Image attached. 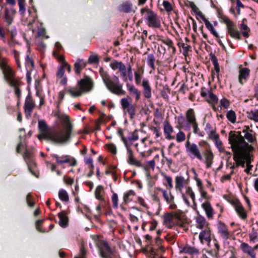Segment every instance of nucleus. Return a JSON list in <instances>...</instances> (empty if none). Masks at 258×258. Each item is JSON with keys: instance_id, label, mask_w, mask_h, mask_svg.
<instances>
[{"instance_id": "nucleus-23", "label": "nucleus", "mask_w": 258, "mask_h": 258, "mask_svg": "<svg viewBox=\"0 0 258 258\" xmlns=\"http://www.w3.org/2000/svg\"><path fill=\"white\" fill-rule=\"evenodd\" d=\"M126 88L130 94L135 98L136 101H138L141 98V92L134 85L127 83Z\"/></svg>"}, {"instance_id": "nucleus-59", "label": "nucleus", "mask_w": 258, "mask_h": 258, "mask_svg": "<svg viewBox=\"0 0 258 258\" xmlns=\"http://www.w3.org/2000/svg\"><path fill=\"white\" fill-rule=\"evenodd\" d=\"M220 105L221 108H227L230 105V103L228 99L225 98H223L220 101Z\"/></svg>"}, {"instance_id": "nucleus-46", "label": "nucleus", "mask_w": 258, "mask_h": 258, "mask_svg": "<svg viewBox=\"0 0 258 258\" xmlns=\"http://www.w3.org/2000/svg\"><path fill=\"white\" fill-rule=\"evenodd\" d=\"M210 59L213 63V64L214 67V69L216 71V72L217 74V75H219V73L220 72V68L219 66V64L218 62V60L216 58V57L215 56V55H212L211 54L210 55Z\"/></svg>"}, {"instance_id": "nucleus-33", "label": "nucleus", "mask_w": 258, "mask_h": 258, "mask_svg": "<svg viewBox=\"0 0 258 258\" xmlns=\"http://www.w3.org/2000/svg\"><path fill=\"white\" fill-rule=\"evenodd\" d=\"M199 239L202 242L205 240L210 243L211 240L210 230L207 229L202 231L199 234Z\"/></svg>"}, {"instance_id": "nucleus-21", "label": "nucleus", "mask_w": 258, "mask_h": 258, "mask_svg": "<svg viewBox=\"0 0 258 258\" xmlns=\"http://www.w3.org/2000/svg\"><path fill=\"white\" fill-rule=\"evenodd\" d=\"M34 107L35 104L32 96L28 95L26 98L24 104V110L26 114L28 113L30 116Z\"/></svg>"}, {"instance_id": "nucleus-6", "label": "nucleus", "mask_w": 258, "mask_h": 258, "mask_svg": "<svg viewBox=\"0 0 258 258\" xmlns=\"http://www.w3.org/2000/svg\"><path fill=\"white\" fill-rule=\"evenodd\" d=\"M16 152L22 155L26 162L29 171L34 176L38 177L35 171L36 163L34 159V152L33 149H29L27 146H17Z\"/></svg>"}, {"instance_id": "nucleus-22", "label": "nucleus", "mask_w": 258, "mask_h": 258, "mask_svg": "<svg viewBox=\"0 0 258 258\" xmlns=\"http://www.w3.org/2000/svg\"><path fill=\"white\" fill-rule=\"evenodd\" d=\"M142 86L143 88V94L145 98L150 99L152 97V88L149 80L144 79L142 81Z\"/></svg>"}, {"instance_id": "nucleus-42", "label": "nucleus", "mask_w": 258, "mask_h": 258, "mask_svg": "<svg viewBox=\"0 0 258 258\" xmlns=\"http://www.w3.org/2000/svg\"><path fill=\"white\" fill-rule=\"evenodd\" d=\"M252 131L250 130V132H246L245 133L243 138L244 140H246L247 141V143H251V144H254V142L255 141V137L252 135L251 133Z\"/></svg>"}, {"instance_id": "nucleus-62", "label": "nucleus", "mask_w": 258, "mask_h": 258, "mask_svg": "<svg viewBox=\"0 0 258 258\" xmlns=\"http://www.w3.org/2000/svg\"><path fill=\"white\" fill-rule=\"evenodd\" d=\"M163 6L167 12H171L172 10V7L168 1H164L163 2Z\"/></svg>"}, {"instance_id": "nucleus-32", "label": "nucleus", "mask_w": 258, "mask_h": 258, "mask_svg": "<svg viewBox=\"0 0 258 258\" xmlns=\"http://www.w3.org/2000/svg\"><path fill=\"white\" fill-rule=\"evenodd\" d=\"M235 210L238 215L242 219L244 220L247 218V214L240 202L238 203V205H236V206L235 207Z\"/></svg>"}, {"instance_id": "nucleus-52", "label": "nucleus", "mask_w": 258, "mask_h": 258, "mask_svg": "<svg viewBox=\"0 0 258 258\" xmlns=\"http://www.w3.org/2000/svg\"><path fill=\"white\" fill-rule=\"evenodd\" d=\"M169 195H168L166 190L163 191V196L167 203L171 202H173V200L174 199V196L171 194L170 191H169Z\"/></svg>"}, {"instance_id": "nucleus-2", "label": "nucleus", "mask_w": 258, "mask_h": 258, "mask_svg": "<svg viewBox=\"0 0 258 258\" xmlns=\"http://www.w3.org/2000/svg\"><path fill=\"white\" fill-rule=\"evenodd\" d=\"M185 147L186 152L191 159L197 158L201 161H204L207 168L211 167L214 155L210 146L201 149L198 146Z\"/></svg>"}, {"instance_id": "nucleus-8", "label": "nucleus", "mask_w": 258, "mask_h": 258, "mask_svg": "<svg viewBox=\"0 0 258 258\" xmlns=\"http://www.w3.org/2000/svg\"><path fill=\"white\" fill-rule=\"evenodd\" d=\"M178 124L180 128L185 131H190V124L197 121L195 113L193 109L190 108L185 113V117H178Z\"/></svg>"}, {"instance_id": "nucleus-57", "label": "nucleus", "mask_w": 258, "mask_h": 258, "mask_svg": "<svg viewBox=\"0 0 258 258\" xmlns=\"http://www.w3.org/2000/svg\"><path fill=\"white\" fill-rule=\"evenodd\" d=\"M111 201L112 203V207L113 208L117 209L118 208V196L116 193H113Z\"/></svg>"}, {"instance_id": "nucleus-55", "label": "nucleus", "mask_w": 258, "mask_h": 258, "mask_svg": "<svg viewBox=\"0 0 258 258\" xmlns=\"http://www.w3.org/2000/svg\"><path fill=\"white\" fill-rule=\"evenodd\" d=\"M44 221V219H39L37 220L35 222V226L37 230L41 233L45 232V230L41 228V226L43 224Z\"/></svg>"}, {"instance_id": "nucleus-58", "label": "nucleus", "mask_w": 258, "mask_h": 258, "mask_svg": "<svg viewBox=\"0 0 258 258\" xmlns=\"http://www.w3.org/2000/svg\"><path fill=\"white\" fill-rule=\"evenodd\" d=\"M37 36V37H44L46 39L49 38V36L46 35L45 29L43 28H39L38 29Z\"/></svg>"}, {"instance_id": "nucleus-37", "label": "nucleus", "mask_w": 258, "mask_h": 258, "mask_svg": "<svg viewBox=\"0 0 258 258\" xmlns=\"http://www.w3.org/2000/svg\"><path fill=\"white\" fill-rule=\"evenodd\" d=\"M155 57L153 54H149L147 58V63L152 70L155 69Z\"/></svg>"}, {"instance_id": "nucleus-3", "label": "nucleus", "mask_w": 258, "mask_h": 258, "mask_svg": "<svg viewBox=\"0 0 258 258\" xmlns=\"http://www.w3.org/2000/svg\"><path fill=\"white\" fill-rule=\"evenodd\" d=\"M99 72L104 83L110 92L118 96L125 95L126 92L123 89V85L120 83L118 77L114 75L111 79L108 73L102 68L100 69Z\"/></svg>"}, {"instance_id": "nucleus-54", "label": "nucleus", "mask_w": 258, "mask_h": 258, "mask_svg": "<svg viewBox=\"0 0 258 258\" xmlns=\"http://www.w3.org/2000/svg\"><path fill=\"white\" fill-rule=\"evenodd\" d=\"M138 146H135L137 148V152H139L140 155L142 157H147L150 156L151 153H152V149H148V150H144V151H140L138 148H137Z\"/></svg>"}, {"instance_id": "nucleus-19", "label": "nucleus", "mask_w": 258, "mask_h": 258, "mask_svg": "<svg viewBox=\"0 0 258 258\" xmlns=\"http://www.w3.org/2000/svg\"><path fill=\"white\" fill-rule=\"evenodd\" d=\"M250 70L247 68H239L238 81L241 85L244 84L248 80L250 75Z\"/></svg>"}, {"instance_id": "nucleus-35", "label": "nucleus", "mask_w": 258, "mask_h": 258, "mask_svg": "<svg viewBox=\"0 0 258 258\" xmlns=\"http://www.w3.org/2000/svg\"><path fill=\"white\" fill-rule=\"evenodd\" d=\"M138 140V136L137 133H134L130 135L127 138L122 137V141L125 145L132 144L134 141Z\"/></svg>"}, {"instance_id": "nucleus-25", "label": "nucleus", "mask_w": 258, "mask_h": 258, "mask_svg": "<svg viewBox=\"0 0 258 258\" xmlns=\"http://www.w3.org/2000/svg\"><path fill=\"white\" fill-rule=\"evenodd\" d=\"M87 62L83 59L78 58L74 63V70L75 73L80 75L81 71L86 67Z\"/></svg>"}, {"instance_id": "nucleus-10", "label": "nucleus", "mask_w": 258, "mask_h": 258, "mask_svg": "<svg viewBox=\"0 0 258 258\" xmlns=\"http://www.w3.org/2000/svg\"><path fill=\"white\" fill-rule=\"evenodd\" d=\"M221 21L226 25V30L230 37L233 38L240 40L241 39L239 32L236 30L235 25L230 20V19L225 15H222L220 17Z\"/></svg>"}, {"instance_id": "nucleus-47", "label": "nucleus", "mask_w": 258, "mask_h": 258, "mask_svg": "<svg viewBox=\"0 0 258 258\" xmlns=\"http://www.w3.org/2000/svg\"><path fill=\"white\" fill-rule=\"evenodd\" d=\"M16 86H11L12 87L14 88L15 89V94L17 96L18 98V104H19V102L21 98V91L20 89L19 88V86L20 85V82L19 81L16 82Z\"/></svg>"}, {"instance_id": "nucleus-27", "label": "nucleus", "mask_w": 258, "mask_h": 258, "mask_svg": "<svg viewBox=\"0 0 258 258\" xmlns=\"http://www.w3.org/2000/svg\"><path fill=\"white\" fill-rule=\"evenodd\" d=\"M202 207L206 212L208 219L213 218L214 210L209 202L206 201L202 204Z\"/></svg>"}, {"instance_id": "nucleus-13", "label": "nucleus", "mask_w": 258, "mask_h": 258, "mask_svg": "<svg viewBox=\"0 0 258 258\" xmlns=\"http://www.w3.org/2000/svg\"><path fill=\"white\" fill-rule=\"evenodd\" d=\"M228 141L231 145H248L239 131H231L229 133Z\"/></svg>"}, {"instance_id": "nucleus-29", "label": "nucleus", "mask_w": 258, "mask_h": 258, "mask_svg": "<svg viewBox=\"0 0 258 258\" xmlns=\"http://www.w3.org/2000/svg\"><path fill=\"white\" fill-rule=\"evenodd\" d=\"M241 248L244 253H247L251 258H255V252L253 249L247 243L243 242L241 244Z\"/></svg>"}, {"instance_id": "nucleus-18", "label": "nucleus", "mask_w": 258, "mask_h": 258, "mask_svg": "<svg viewBox=\"0 0 258 258\" xmlns=\"http://www.w3.org/2000/svg\"><path fill=\"white\" fill-rule=\"evenodd\" d=\"M218 233L223 239L227 240L230 238V234L228 231V227L221 221L218 222Z\"/></svg>"}, {"instance_id": "nucleus-28", "label": "nucleus", "mask_w": 258, "mask_h": 258, "mask_svg": "<svg viewBox=\"0 0 258 258\" xmlns=\"http://www.w3.org/2000/svg\"><path fill=\"white\" fill-rule=\"evenodd\" d=\"M16 14V11L11 9L10 10L6 9L5 12V19L8 25H11L13 21V17Z\"/></svg>"}, {"instance_id": "nucleus-20", "label": "nucleus", "mask_w": 258, "mask_h": 258, "mask_svg": "<svg viewBox=\"0 0 258 258\" xmlns=\"http://www.w3.org/2000/svg\"><path fill=\"white\" fill-rule=\"evenodd\" d=\"M126 148L128 155L127 163L130 165H135L137 167L143 166L142 163L135 158L133 150L131 149V146H126Z\"/></svg>"}, {"instance_id": "nucleus-5", "label": "nucleus", "mask_w": 258, "mask_h": 258, "mask_svg": "<svg viewBox=\"0 0 258 258\" xmlns=\"http://www.w3.org/2000/svg\"><path fill=\"white\" fill-rule=\"evenodd\" d=\"M93 81L88 76L81 79L78 82V86L75 87H68L65 90L67 93L73 97H77L82 95L84 92H88L93 88Z\"/></svg>"}, {"instance_id": "nucleus-30", "label": "nucleus", "mask_w": 258, "mask_h": 258, "mask_svg": "<svg viewBox=\"0 0 258 258\" xmlns=\"http://www.w3.org/2000/svg\"><path fill=\"white\" fill-rule=\"evenodd\" d=\"M164 132L166 139L170 140L174 138V136L171 135L173 133V128L167 121L164 122Z\"/></svg>"}, {"instance_id": "nucleus-38", "label": "nucleus", "mask_w": 258, "mask_h": 258, "mask_svg": "<svg viewBox=\"0 0 258 258\" xmlns=\"http://www.w3.org/2000/svg\"><path fill=\"white\" fill-rule=\"evenodd\" d=\"M103 186L101 185L97 186L95 190V198L97 199L100 200L101 201H104V199L102 195H101V193L103 192Z\"/></svg>"}, {"instance_id": "nucleus-31", "label": "nucleus", "mask_w": 258, "mask_h": 258, "mask_svg": "<svg viewBox=\"0 0 258 258\" xmlns=\"http://www.w3.org/2000/svg\"><path fill=\"white\" fill-rule=\"evenodd\" d=\"M58 217L59 218V225L62 228H66L68 225L69 218L65 214L64 211H62L58 214Z\"/></svg>"}, {"instance_id": "nucleus-14", "label": "nucleus", "mask_w": 258, "mask_h": 258, "mask_svg": "<svg viewBox=\"0 0 258 258\" xmlns=\"http://www.w3.org/2000/svg\"><path fill=\"white\" fill-rule=\"evenodd\" d=\"M205 131L209 137L214 141L215 145H221L222 143L220 141L219 136L216 133L215 129L209 123L206 124Z\"/></svg>"}, {"instance_id": "nucleus-36", "label": "nucleus", "mask_w": 258, "mask_h": 258, "mask_svg": "<svg viewBox=\"0 0 258 258\" xmlns=\"http://www.w3.org/2000/svg\"><path fill=\"white\" fill-rule=\"evenodd\" d=\"M110 66L113 70L115 71L118 69L119 71L125 67V64L121 61H118L117 60L112 61L110 63Z\"/></svg>"}, {"instance_id": "nucleus-48", "label": "nucleus", "mask_w": 258, "mask_h": 258, "mask_svg": "<svg viewBox=\"0 0 258 258\" xmlns=\"http://www.w3.org/2000/svg\"><path fill=\"white\" fill-rule=\"evenodd\" d=\"M139 70L140 69H139L138 71H135L134 72L135 83L137 85L141 84L142 79V74L144 73V71H143L142 73H141Z\"/></svg>"}, {"instance_id": "nucleus-39", "label": "nucleus", "mask_w": 258, "mask_h": 258, "mask_svg": "<svg viewBox=\"0 0 258 258\" xmlns=\"http://www.w3.org/2000/svg\"><path fill=\"white\" fill-rule=\"evenodd\" d=\"M196 222L198 224L197 227L199 229H203L206 223V220L205 218L200 215H199L196 218Z\"/></svg>"}, {"instance_id": "nucleus-24", "label": "nucleus", "mask_w": 258, "mask_h": 258, "mask_svg": "<svg viewBox=\"0 0 258 258\" xmlns=\"http://www.w3.org/2000/svg\"><path fill=\"white\" fill-rule=\"evenodd\" d=\"M172 213L173 214V218H174L177 220V221L175 222V224L180 227H183L184 215L183 212L180 210H178Z\"/></svg>"}, {"instance_id": "nucleus-40", "label": "nucleus", "mask_w": 258, "mask_h": 258, "mask_svg": "<svg viewBox=\"0 0 258 258\" xmlns=\"http://www.w3.org/2000/svg\"><path fill=\"white\" fill-rule=\"evenodd\" d=\"M135 195V192L133 190H130L127 191L123 195V202L125 205L132 201V199L130 198L131 196H134Z\"/></svg>"}, {"instance_id": "nucleus-56", "label": "nucleus", "mask_w": 258, "mask_h": 258, "mask_svg": "<svg viewBox=\"0 0 258 258\" xmlns=\"http://www.w3.org/2000/svg\"><path fill=\"white\" fill-rule=\"evenodd\" d=\"M249 238L250 241L253 243L258 241V234L254 230V228H252V232L249 234Z\"/></svg>"}, {"instance_id": "nucleus-45", "label": "nucleus", "mask_w": 258, "mask_h": 258, "mask_svg": "<svg viewBox=\"0 0 258 258\" xmlns=\"http://www.w3.org/2000/svg\"><path fill=\"white\" fill-rule=\"evenodd\" d=\"M244 20L245 19H244L242 21V23L240 24V29L244 30V31L242 32V35L245 38H248L249 37L248 32L250 31V29L248 26L244 23Z\"/></svg>"}, {"instance_id": "nucleus-26", "label": "nucleus", "mask_w": 258, "mask_h": 258, "mask_svg": "<svg viewBox=\"0 0 258 258\" xmlns=\"http://www.w3.org/2000/svg\"><path fill=\"white\" fill-rule=\"evenodd\" d=\"M133 4L131 2L126 1L119 5L118 10L121 12L130 13L132 12H135L133 11Z\"/></svg>"}, {"instance_id": "nucleus-61", "label": "nucleus", "mask_w": 258, "mask_h": 258, "mask_svg": "<svg viewBox=\"0 0 258 258\" xmlns=\"http://www.w3.org/2000/svg\"><path fill=\"white\" fill-rule=\"evenodd\" d=\"M87 251L83 245H82L80 247V255L75 256V258H86V255Z\"/></svg>"}, {"instance_id": "nucleus-12", "label": "nucleus", "mask_w": 258, "mask_h": 258, "mask_svg": "<svg viewBox=\"0 0 258 258\" xmlns=\"http://www.w3.org/2000/svg\"><path fill=\"white\" fill-rule=\"evenodd\" d=\"M120 104L122 109L126 112L131 119L134 118L136 114V107L132 104V99L130 97H123L120 100Z\"/></svg>"}, {"instance_id": "nucleus-63", "label": "nucleus", "mask_w": 258, "mask_h": 258, "mask_svg": "<svg viewBox=\"0 0 258 258\" xmlns=\"http://www.w3.org/2000/svg\"><path fill=\"white\" fill-rule=\"evenodd\" d=\"M64 69L62 65L58 67L57 72L56 74V76L57 78H61L63 76L64 74Z\"/></svg>"}, {"instance_id": "nucleus-15", "label": "nucleus", "mask_w": 258, "mask_h": 258, "mask_svg": "<svg viewBox=\"0 0 258 258\" xmlns=\"http://www.w3.org/2000/svg\"><path fill=\"white\" fill-rule=\"evenodd\" d=\"M5 79L10 86H16V82L19 81L15 78V74L9 66L2 71Z\"/></svg>"}, {"instance_id": "nucleus-64", "label": "nucleus", "mask_w": 258, "mask_h": 258, "mask_svg": "<svg viewBox=\"0 0 258 258\" xmlns=\"http://www.w3.org/2000/svg\"><path fill=\"white\" fill-rule=\"evenodd\" d=\"M99 62V58L97 55H91L88 59V62L89 63H97Z\"/></svg>"}, {"instance_id": "nucleus-50", "label": "nucleus", "mask_w": 258, "mask_h": 258, "mask_svg": "<svg viewBox=\"0 0 258 258\" xmlns=\"http://www.w3.org/2000/svg\"><path fill=\"white\" fill-rule=\"evenodd\" d=\"M247 168L244 170V172L248 174H251L250 170H251L253 166L251 165V162L253 161V158H251L248 156H247Z\"/></svg>"}, {"instance_id": "nucleus-51", "label": "nucleus", "mask_w": 258, "mask_h": 258, "mask_svg": "<svg viewBox=\"0 0 258 258\" xmlns=\"http://www.w3.org/2000/svg\"><path fill=\"white\" fill-rule=\"evenodd\" d=\"M164 223H173V217L172 213H166L164 216Z\"/></svg>"}, {"instance_id": "nucleus-16", "label": "nucleus", "mask_w": 258, "mask_h": 258, "mask_svg": "<svg viewBox=\"0 0 258 258\" xmlns=\"http://www.w3.org/2000/svg\"><path fill=\"white\" fill-rule=\"evenodd\" d=\"M201 95L202 97L205 98L209 103L212 104L218 103V97L210 90H206L205 88H202Z\"/></svg>"}, {"instance_id": "nucleus-9", "label": "nucleus", "mask_w": 258, "mask_h": 258, "mask_svg": "<svg viewBox=\"0 0 258 258\" xmlns=\"http://www.w3.org/2000/svg\"><path fill=\"white\" fill-rule=\"evenodd\" d=\"M96 246L101 258H112L114 252L107 241L98 239L96 241Z\"/></svg>"}, {"instance_id": "nucleus-41", "label": "nucleus", "mask_w": 258, "mask_h": 258, "mask_svg": "<svg viewBox=\"0 0 258 258\" xmlns=\"http://www.w3.org/2000/svg\"><path fill=\"white\" fill-rule=\"evenodd\" d=\"M184 179L182 176H176L175 178V188L176 189L181 190L183 187V182Z\"/></svg>"}, {"instance_id": "nucleus-4", "label": "nucleus", "mask_w": 258, "mask_h": 258, "mask_svg": "<svg viewBox=\"0 0 258 258\" xmlns=\"http://www.w3.org/2000/svg\"><path fill=\"white\" fill-rule=\"evenodd\" d=\"M231 148L233 153V159L237 166L245 167V164H247V156L253 158V146H231Z\"/></svg>"}, {"instance_id": "nucleus-17", "label": "nucleus", "mask_w": 258, "mask_h": 258, "mask_svg": "<svg viewBox=\"0 0 258 258\" xmlns=\"http://www.w3.org/2000/svg\"><path fill=\"white\" fill-rule=\"evenodd\" d=\"M53 157L56 159V161L58 164H63L64 163H67L69 166H74L77 164V162L74 158H71L68 156L59 157L57 155L53 154L52 155Z\"/></svg>"}, {"instance_id": "nucleus-1", "label": "nucleus", "mask_w": 258, "mask_h": 258, "mask_svg": "<svg viewBox=\"0 0 258 258\" xmlns=\"http://www.w3.org/2000/svg\"><path fill=\"white\" fill-rule=\"evenodd\" d=\"M61 120L62 128L58 130L48 131V126L44 120L38 121V128L40 134L37 137L39 140L50 141L56 144H66L69 142L72 135L73 124L68 115H63Z\"/></svg>"}, {"instance_id": "nucleus-60", "label": "nucleus", "mask_w": 258, "mask_h": 258, "mask_svg": "<svg viewBox=\"0 0 258 258\" xmlns=\"http://www.w3.org/2000/svg\"><path fill=\"white\" fill-rule=\"evenodd\" d=\"M26 202L28 205L32 207L35 205V202L33 201V197L31 194H28L26 196Z\"/></svg>"}, {"instance_id": "nucleus-44", "label": "nucleus", "mask_w": 258, "mask_h": 258, "mask_svg": "<svg viewBox=\"0 0 258 258\" xmlns=\"http://www.w3.org/2000/svg\"><path fill=\"white\" fill-rule=\"evenodd\" d=\"M59 198L62 201L67 202L69 200V195L67 192L63 189H61L58 192Z\"/></svg>"}, {"instance_id": "nucleus-11", "label": "nucleus", "mask_w": 258, "mask_h": 258, "mask_svg": "<svg viewBox=\"0 0 258 258\" xmlns=\"http://www.w3.org/2000/svg\"><path fill=\"white\" fill-rule=\"evenodd\" d=\"M190 8L198 16H199L202 20L204 22L206 28L210 31V32L215 37H219V34L214 28L212 24L206 18L205 16L203 14L201 11L197 6L194 3H191L190 5Z\"/></svg>"}, {"instance_id": "nucleus-49", "label": "nucleus", "mask_w": 258, "mask_h": 258, "mask_svg": "<svg viewBox=\"0 0 258 258\" xmlns=\"http://www.w3.org/2000/svg\"><path fill=\"white\" fill-rule=\"evenodd\" d=\"M226 117L228 120L232 123H234L236 121V114L235 112L232 110H229L226 114Z\"/></svg>"}, {"instance_id": "nucleus-7", "label": "nucleus", "mask_w": 258, "mask_h": 258, "mask_svg": "<svg viewBox=\"0 0 258 258\" xmlns=\"http://www.w3.org/2000/svg\"><path fill=\"white\" fill-rule=\"evenodd\" d=\"M144 18L146 25L152 29H160L162 27V18L153 10L146 8L141 10V13L144 14Z\"/></svg>"}, {"instance_id": "nucleus-34", "label": "nucleus", "mask_w": 258, "mask_h": 258, "mask_svg": "<svg viewBox=\"0 0 258 258\" xmlns=\"http://www.w3.org/2000/svg\"><path fill=\"white\" fill-rule=\"evenodd\" d=\"M180 253H188L191 256L194 254H197L199 253V250L194 247H192L188 245H186L183 247L182 250L180 251Z\"/></svg>"}, {"instance_id": "nucleus-43", "label": "nucleus", "mask_w": 258, "mask_h": 258, "mask_svg": "<svg viewBox=\"0 0 258 258\" xmlns=\"http://www.w3.org/2000/svg\"><path fill=\"white\" fill-rule=\"evenodd\" d=\"M247 117L254 120L255 122H258V109L251 110L247 112Z\"/></svg>"}, {"instance_id": "nucleus-53", "label": "nucleus", "mask_w": 258, "mask_h": 258, "mask_svg": "<svg viewBox=\"0 0 258 258\" xmlns=\"http://www.w3.org/2000/svg\"><path fill=\"white\" fill-rule=\"evenodd\" d=\"M223 198L225 199L226 201H227L230 204H231L232 205L234 206V207L236 206V205H238V203H239L240 202L238 200H233L228 195H224L223 196Z\"/></svg>"}]
</instances>
